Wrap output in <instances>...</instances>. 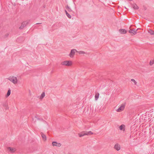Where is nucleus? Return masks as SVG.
<instances>
[{
    "label": "nucleus",
    "mask_w": 154,
    "mask_h": 154,
    "mask_svg": "<svg viewBox=\"0 0 154 154\" xmlns=\"http://www.w3.org/2000/svg\"><path fill=\"white\" fill-rule=\"evenodd\" d=\"M133 8L134 9H137L138 8V6L135 4H133Z\"/></svg>",
    "instance_id": "nucleus-19"
},
{
    "label": "nucleus",
    "mask_w": 154,
    "mask_h": 154,
    "mask_svg": "<svg viewBox=\"0 0 154 154\" xmlns=\"http://www.w3.org/2000/svg\"><path fill=\"white\" fill-rule=\"evenodd\" d=\"M26 22H23L20 26L19 27V29H23L26 25Z\"/></svg>",
    "instance_id": "nucleus-12"
},
{
    "label": "nucleus",
    "mask_w": 154,
    "mask_h": 154,
    "mask_svg": "<svg viewBox=\"0 0 154 154\" xmlns=\"http://www.w3.org/2000/svg\"><path fill=\"white\" fill-rule=\"evenodd\" d=\"M77 52H78V51L75 49L71 50L69 55V57L71 58H74L75 53Z\"/></svg>",
    "instance_id": "nucleus-5"
},
{
    "label": "nucleus",
    "mask_w": 154,
    "mask_h": 154,
    "mask_svg": "<svg viewBox=\"0 0 154 154\" xmlns=\"http://www.w3.org/2000/svg\"><path fill=\"white\" fill-rule=\"evenodd\" d=\"M11 93V91L9 89L7 93V94L5 95V97H8L10 95Z\"/></svg>",
    "instance_id": "nucleus-17"
},
{
    "label": "nucleus",
    "mask_w": 154,
    "mask_h": 154,
    "mask_svg": "<svg viewBox=\"0 0 154 154\" xmlns=\"http://www.w3.org/2000/svg\"><path fill=\"white\" fill-rule=\"evenodd\" d=\"M131 81L133 83V84L135 85H137V82L134 79H131Z\"/></svg>",
    "instance_id": "nucleus-21"
},
{
    "label": "nucleus",
    "mask_w": 154,
    "mask_h": 154,
    "mask_svg": "<svg viewBox=\"0 0 154 154\" xmlns=\"http://www.w3.org/2000/svg\"><path fill=\"white\" fill-rule=\"evenodd\" d=\"M120 130L124 131L125 130V126L124 125H122L119 127Z\"/></svg>",
    "instance_id": "nucleus-10"
},
{
    "label": "nucleus",
    "mask_w": 154,
    "mask_h": 154,
    "mask_svg": "<svg viewBox=\"0 0 154 154\" xmlns=\"http://www.w3.org/2000/svg\"><path fill=\"white\" fill-rule=\"evenodd\" d=\"M7 79L14 85H17L19 82V76L17 75H11Z\"/></svg>",
    "instance_id": "nucleus-1"
},
{
    "label": "nucleus",
    "mask_w": 154,
    "mask_h": 154,
    "mask_svg": "<svg viewBox=\"0 0 154 154\" xmlns=\"http://www.w3.org/2000/svg\"><path fill=\"white\" fill-rule=\"evenodd\" d=\"M7 152L11 153H14L16 152L17 149L15 147L8 146L6 148Z\"/></svg>",
    "instance_id": "nucleus-3"
},
{
    "label": "nucleus",
    "mask_w": 154,
    "mask_h": 154,
    "mask_svg": "<svg viewBox=\"0 0 154 154\" xmlns=\"http://www.w3.org/2000/svg\"><path fill=\"white\" fill-rule=\"evenodd\" d=\"M77 53H78L79 55H84L86 54V53L84 51H78Z\"/></svg>",
    "instance_id": "nucleus-15"
},
{
    "label": "nucleus",
    "mask_w": 154,
    "mask_h": 154,
    "mask_svg": "<svg viewBox=\"0 0 154 154\" xmlns=\"http://www.w3.org/2000/svg\"><path fill=\"white\" fill-rule=\"evenodd\" d=\"M99 94L98 93H96L95 96V99L96 100H97L99 97Z\"/></svg>",
    "instance_id": "nucleus-18"
},
{
    "label": "nucleus",
    "mask_w": 154,
    "mask_h": 154,
    "mask_svg": "<svg viewBox=\"0 0 154 154\" xmlns=\"http://www.w3.org/2000/svg\"><path fill=\"white\" fill-rule=\"evenodd\" d=\"M52 145L53 146H56L57 147H60L61 144L60 143L57 142L55 141H54L52 143Z\"/></svg>",
    "instance_id": "nucleus-6"
},
{
    "label": "nucleus",
    "mask_w": 154,
    "mask_h": 154,
    "mask_svg": "<svg viewBox=\"0 0 154 154\" xmlns=\"http://www.w3.org/2000/svg\"><path fill=\"white\" fill-rule=\"evenodd\" d=\"M85 135H86V132L85 131H82L78 134V136L80 137Z\"/></svg>",
    "instance_id": "nucleus-11"
},
{
    "label": "nucleus",
    "mask_w": 154,
    "mask_h": 154,
    "mask_svg": "<svg viewBox=\"0 0 154 154\" xmlns=\"http://www.w3.org/2000/svg\"><path fill=\"white\" fill-rule=\"evenodd\" d=\"M148 32L151 34V35H153L154 34V31H152L151 30H149L148 31Z\"/></svg>",
    "instance_id": "nucleus-23"
},
{
    "label": "nucleus",
    "mask_w": 154,
    "mask_h": 154,
    "mask_svg": "<svg viewBox=\"0 0 154 154\" xmlns=\"http://www.w3.org/2000/svg\"><path fill=\"white\" fill-rule=\"evenodd\" d=\"M153 64H154V60H151L149 63L150 65L152 66Z\"/></svg>",
    "instance_id": "nucleus-22"
},
{
    "label": "nucleus",
    "mask_w": 154,
    "mask_h": 154,
    "mask_svg": "<svg viewBox=\"0 0 154 154\" xmlns=\"http://www.w3.org/2000/svg\"><path fill=\"white\" fill-rule=\"evenodd\" d=\"M61 64L68 66H71L72 65V61L71 60H66L62 62Z\"/></svg>",
    "instance_id": "nucleus-4"
},
{
    "label": "nucleus",
    "mask_w": 154,
    "mask_h": 154,
    "mask_svg": "<svg viewBox=\"0 0 154 154\" xmlns=\"http://www.w3.org/2000/svg\"><path fill=\"white\" fill-rule=\"evenodd\" d=\"M41 136L43 140L44 141H45L47 140V137L46 136L43 134H42Z\"/></svg>",
    "instance_id": "nucleus-16"
},
{
    "label": "nucleus",
    "mask_w": 154,
    "mask_h": 154,
    "mask_svg": "<svg viewBox=\"0 0 154 154\" xmlns=\"http://www.w3.org/2000/svg\"><path fill=\"white\" fill-rule=\"evenodd\" d=\"M114 148L117 151H119L121 149V146L120 144L117 143L115 145Z\"/></svg>",
    "instance_id": "nucleus-8"
},
{
    "label": "nucleus",
    "mask_w": 154,
    "mask_h": 154,
    "mask_svg": "<svg viewBox=\"0 0 154 154\" xmlns=\"http://www.w3.org/2000/svg\"><path fill=\"white\" fill-rule=\"evenodd\" d=\"M137 30H136L134 29H130L129 31V32L132 35H134L136 34L137 33Z\"/></svg>",
    "instance_id": "nucleus-7"
},
{
    "label": "nucleus",
    "mask_w": 154,
    "mask_h": 154,
    "mask_svg": "<svg viewBox=\"0 0 154 154\" xmlns=\"http://www.w3.org/2000/svg\"><path fill=\"white\" fill-rule=\"evenodd\" d=\"M125 104L122 103L120 104H118L114 108L115 110L117 112H121L123 111L125 109Z\"/></svg>",
    "instance_id": "nucleus-2"
},
{
    "label": "nucleus",
    "mask_w": 154,
    "mask_h": 154,
    "mask_svg": "<svg viewBox=\"0 0 154 154\" xmlns=\"http://www.w3.org/2000/svg\"><path fill=\"white\" fill-rule=\"evenodd\" d=\"M119 32L121 34H126L127 32V31L126 30L122 29H119Z\"/></svg>",
    "instance_id": "nucleus-9"
},
{
    "label": "nucleus",
    "mask_w": 154,
    "mask_h": 154,
    "mask_svg": "<svg viewBox=\"0 0 154 154\" xmlns=\"http://www.w3.org/2000/svg\"><path fill=\"white\" fill-rule=\"evenodd\" d=\"M45 94L44 92H42L39 97V99L42 100L45 97Z\"/></svg>",
    "instance_id": "nucleus-13"
},
{
    "label": "nucleus",
    "mask_w": 154,
    "mask_h": 154,
    "mask_svg": "<svg viewBox=\"0 0 154 154\" xmlns=\"http://www.w3.org/2000/svg\"><path fill=\"white\" fill-rule=\"evenodd\" d=\"M85 132L86 135H91L94 134V133L91 131H88Z\"/></svg>",
    "instance_id": "nucleus-14"
},
{
    "label": "nucleus",
    "mask_w": 154,
    "mask_h": 154,
    "mask_svg": "<svg viewBox=\"0 0 154 154\" xmlns=\"http://www.w3.org/2000/svg\"><path fill=\"white\" fill-rule=\"evenodd\" d=\"M66 14V16L68 17L69 19H71V16L66 11H65Z\"/></svg>",
    "instance_id": "nucleus-20"
}]
</instances>
